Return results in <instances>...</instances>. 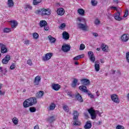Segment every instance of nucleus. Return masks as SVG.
Wrapping results in <instances>:
<instances>
[{"instance_id":"56","label":"nucleus","mask_w":129,"mask_h":129,"mask_svg":"<svg viewBox=\"0 0 129 129\" xmlns=\"http://www.w3.org/2000/svg\"><path fill=\"white\" fill-rule=\"evenodd\" d=\"M92 34L94 37H98V34L96 33L93 32Z\"/></svg>"},{"instance_id":"54","label":"nucleus","mask_w":129,"mask_h":129,"mask_svg":"<svg viewBox=\"0 0 129 129\" xmlns=\"http://www.w3.org/2000/svg\"><path fill=\"white\" fill-rule=\"evenodd\" d=\"M79 59H80V57H79V55H78V56H75V57H74V60L75 61H77V60H79Z\"/></svg>"},{"instance_id":"49","label":"nucleus","mask_w":129,"mask_h":129,"mask_svg":"<svg viewBox=\"0 0 129 129\" xmlns=\"http://www.w3.org/2000/svg\"><path fill=\"white\" fill-rule=\"evenodd\" d=\"M27 62V64H28V65H30V66H32V65H33V63H32V60L28 59Z\"/></svg>"},{"instance_id":"30","label":"nucleus","mask_w":129,"mask_h":129,"mask_svg":"<svg viewBox=\"0 0 129 129\" xmlns=\"http://www.w3.org/2000/svg\"><path fill=\"white\" fill-rule=\"evenodd\" d=\"M14 1L13 0L8 1V6L9 8H12V7H14Z\"/></svg>"},{"instance_id":"58","label":"nucleus","mask_w":129,"mask_h":129,"mask_svg":"<svg viewBox=\"0 0 129 129\" xmlns=\"http://www.w3.org/2000/svg\"><path fill=\"white\" fill-rule=\"evenodd\" d=\"M79 57L80 59V58H84V54H81V55H79Z\"/></svg>"},{"instance_id":"25","label":"nucleus","mask_w":129,"mask_h":129,"mask_svg":"<svg viewBox=\"0 0 129 129\" xmlns=\"http://www.w3.org/2000/svg\"><path fill=\"white\" fill-rule=\"evenodd\" d=\"M76 98H77V100L80 102H83V99H82V97L80 95V94L78 93L76 95Z\"/></svg>"},{"instance_id":"18","label":"nucleus","mask_w":129,"mask_h":129,"mask_svg":"<svg viewBox=\"0 0 129 129\" xmlns=\"http://www.w3.org/2000/svg\"><path fill=\"white\" fill-rule=\"evenodd\" d=\"M77 23H79V24H86V21L85 19L79 17L77 19Z\"/></svg>"},{"instance_id":"41","label":"nucleus","mask_w":129,"mask_h":129,"mask_svg":"<svg viewBox=\"0 0 129 129\" xmlns=\"http://www.w3.org/2000/svg\"><path fill=\"white\" fill-rule=\"evenodd\" d=\"M63 109L66 111V112H68L69 111V108L68 107V106L64 105L63 106Z\"/></svg>"},{"instance_id":"15","label":"nucleus","mask_w":129,"mask_h":129,"mask_svg":"<svg viewBox=\"0 0 129 129\" xmlns=\"http://www.w3.org/2000/svg\"><path fill=\"white\" fill-rule=\"evenodd\" d=\"M79 89L81 90V91H82L83 92H85V93H87L88 92V90H87V88L85 86H80L79 87Z\"/></svg>"},{"instance_id":"48","label":"nucleus","mask_w":129,"mask_h":129,"mask_svg":"<svg viewBox=\"0 0 129 129\" xmlns=\"http://www.w3.org/2000/svg\"><path fill=\"white\" fill-rule=\"evenodd\" d=\"M116 129H124V127L121 125H118L116 127Z\"/></svg>"},{"instance_id":"62","label":"nucleus","mask_w":129,"mask_h":129,"mask_svg":"<svg viewBox=\"0 0 129 129\" xmlns=\"http://www.w3.org/2000/svg\"><path fill=\"white\" fill-rule=\"evenodd\" d=\"M111 72H112V74H115V72H116V71L112 70Z\"/></svg>"},{"instance_id":"50","label":"nucleus","mask_w":129,"mask_h":129,"mask_svg":"<svg viewBox=\"0 0 129 129\" xmlns=\"http://www.w3.org/2000/svg\"><path fill=\"white\" fill-rule=\"evenodd\" d=\"M107 16L108 17V19L111 20V18H112V15H111V13H108Z\"/></svg>"},{"instance_id":"40","label":"nucleus","mask_w":129,"mask_h":129,"mask_svg":"<svg viewBox=\"0 0 129 129\" xmlns=\"http://www.w3.org/2000/svg\"><path fill=\"white\" fill-rule=\"evenodd\" d=\"M91 5L93 7L95 6H97V2L95 1V0H92L91 1Z\"/></svg>"},{"instance_id":"57","label":"nucleus","mask_w":129,"mask_h":129,"mask_svg":"<svg viewBox=\"0 0 129 129\" xmlns=\"http://www.w3.org/2000/svg\"><path fill=\"white\" fill-rule=\"evenodd\" d=\"M44 27L45 31H49V27H46V26H44Z\"/></svg>"},{"instance_id":"43","label":"nucleus","mask_w":129,"mask_h":129,"mask_svg":"<svg viewBox=\"0 0 129 129\" xmlns=\"http://www.w3.org/2000/svg\"><path fill=\"white\" fill-rule=\"evenodd\" d=\"M33 37L34 39H38V38H39V34L37 33H34Z\"/></svg>"},{"instance_id":"52","label":"nucleus","mask_w":129,"mask_h":129,"mask_svg":"<svg viewBox=\"0 0 129 129\" xmlns=\"http://www.w3.org/2000/svg\"><path fill=\"white\" fill-rule=\"evenodd\" d=\"M88 95L90 96V98H94V96L91 92L88 93Z\"/></svg>"},{"instance_id":"7","label":"nucleus","mask_w":129,"mask_h":129,"mask_svg":"<svg viewBox=\"0 0 129 129\" xmlns=\"http://www.w3.org/2000/svg\"><path fill=\"white\" fill-rule=\"evenodd\" d=\"M77 25L79 29H81V30H83V31H86V29H87V25H86V24L77 23Z\"/></svg>"},{"instance_id":"64","label":"nucleus","mask_w":129,"mask_h":129,"mask_svg":"<svg viewBox=\"0 0 129 129\" xmlns=\"http://www.w3.org/2000/svg\"><path fill=\"white\" fill-rule=\"evenodd\" d=\"M84 115L86 116V117H88V113H84Z\"/></svg>"},{"instance_id":"1","label":"nucleus","mask_w":129,"mask_h":129,"mask_svg":"<svg viewBox=\"0 0 129 129\" xmlns=\"http://www.w3.org/2000/svg\"><path fill=\"white\" fill-rule=\"evenodd\" d=\"M37 104V99L35 97H31L26 100L23 103V106L25 108L32 106Z\"/></svg>"},{"instance_id":"19","label":"nucleus","mask_w":129,"mask_h":129,"mask_svg":"<svg viewBox=\"0 0 129 129\" xmlns=\"http://www.w3.org/2000/svg\"><path fill=\"white\" fill-rule=\"evenodd\" d=\"M62 37L65 40H68L70 38L69 33H67L66 31H63L62 33Z\"/></svg>"},{"instance_id":"29","label":"nucleus","mask_w":129,"mask_h":129,"mask_svg":"<svg viewBox=\"0 0 129 129\" xmlns=\"http://www.w3.org/2000/svg\"><path fill=\"white\" fill-rule=\"evenodd\" d=\"M73 119H77L78 118V116H79V113L77 111H74L73 113Z\"/></svg>"},{"instance_id":"32","label":"nucleus","mask_w":129,"mask_h":129,"mask_svg":"<svg viewBox=\"0 0 129 129\" xmlns=\"http://www.w3.org/2000/svg\"><path fill=\"white\" fill-rule=\"evenodd\" d=\"M42 3V0H33V5L34 6H37Z\"/></svg>"},{"instance_id":"6","label":"nucleus","mask_w":129,"mask_h":129,"mask_svg":"<svg viewBox=\"0 0 129 129\" xmlns=\"http://www.w3.org/2000/svg\"><path fill=\"white\" fill-rule=\"evenodd\" d=\"M88 55L90 61L92 62V63H94V62H95V56H94L93 52L92 51H89Z\"/></svg>"},{"instance_id":"22","label":"nucleus","mask_w":129,"mask_h":129,"mask_svg":"<svg viewBox=\"0 0 129 129\" xmlns=\"http://www.w3.org/2000/svg\"><path fill=\"white\" fill-rule=\"evenodd\" d=\"M91 122H90V121H88L86 122V124L84 125V128L85 129H89L91 128Z\"/></svg>"},{"instance_id":"8","label":"nucleus","mask_w":129,"mask_h":129,"mask_svg":"<svg viewBox=\"0 0 129 129\" xmlns=\"http://www.w3.org/2000/svg\"><path fill=\"white\" fill-rule=\"evenodd\" d=\"M11 60V56L10 55H7L5 58L2 59L3 64H8L9 61Z\"/></svg>"},{"instance_id":"10","label":"nucleus","mask_w":129,"mask_h":129,"mask_svg":"<svg viewBox=\"0 0 129 129\" xmlns=\"http://www.w3.org/2000/svg\"><path fill=\"white\" fill-rule=\"evenodd\" d=\"M51 88L55 91H58V90L61 88V86L58 84H52L51 85Z\"/></svg>"},{"instance_id":"20","label":"nucleus","mask_w":129,"mask_h":129,"mask_svg":"<svg viewBox=\"0 0 129 129\" xmlns=\"http://www.w3.org/2000/svg\"><path fill=\"white\" fill-rule=\"evenodd\" d=\"M95 69L96 72H98L100 69V66H99V62L98 61H96L95 62Z\"/></svg>"},{"instance_id":"59","label":"nucleus","mask_w":129,"mask_h":129,"mask_svg":"<svg viewBox=\"0 0 129 129\" xmlns=\"http://www.w3.org/2000/svg\"><path fill=\"white\" fill-rule=\"evenodd\" d=\"M34 129H40V128H39V125H36L34 126Z\"/></svg>"},{"instance_id":"31","label":"nucleus","mask_w":129,"mask_h":129,"mask_svg":"<svg viewBox=\"0 0 129 129\" xmlns=\"http://www.w3.org/2000/svg\"><path fill=\"white\" fill-rule=\"evenodd\" d=\"M17 26H18V22L16 21L11 22V27L12 28H17Z\"/></svg>"},{"instance_id":"37","label":"nucleus","mask_w":129,"mask_h":129,"mask_svg":"<svg viewBox=\"0 0 129 129\" xmlns=\"http://www.w3.org/2000/svg\"><path fill=\"white\" fill-rule=\"evenodd\" d=\"M32 9H33V8L32 7V6L31 5H26L25 7V10L26 11H28V10H32Z\"/></svg>"},{"instance_id":"35","label":"nucleus","mask_w":129,"mask_h":129,"mask_svg":"<svg viewBox=\"0 0 129 129\" xmlns=\"http://www.w3.org/2000/svg\"><path fill=\"white\" fill-rule=\"evenodd\" d=\"M48 120L49 122H53L55 120V117L54 116H51L48 118Z\"/></svg>"},{"instance_id":"46","label":"nucleus","mask_w":129,"mask_h":129,"mask_svg":"<svg viewBox=\"0 0 129 129\" xmlns=\"http://www.w3.org/2000/svg\"><path fill=\"white\" fill-rule=\"evenodd\" d=\"M65 27H66V24L65 23H62L59 28V29L62 30V29H63V28H65Z\"/></svg>"},{"instance_id":"24","label":"nucleus","mask_w":129,"mask_h":129,"mask_svg":"<svg viewBox=\"0 0 129 129\" xmlns=\"http://www.w3.org/2000/svg\"><path fill=\"white\" fill-rule=\"evenodd\" d=\"M119 16H120V13H119V12H117L115 15L114 19H115L116 21H121V20H122V18L119 17Z\"/></svg>"},{"instance_id":"34","label":"nucleus","mask_w":129,"mask_h":129,"mask_svg":"<svg viewBox=\"0 0 129 129\" xmlns=\"http://www.w3.org/2000/svg\"><path fill=\"white\" fill-rule=\"evenodd\" d=\"M55 107H56V105L54 103H52L49 106V109L50 110H53V109H55Z\"/></svg>"},{"instance_id":"9","label":"nucleus","mask_w":129,"mask_h":129,"mask_svg":"<svg viewBox=\"0 0 129 129\" xmlns=\"http://www.w3.org/2000/svg\"><path fill=\"white\" fill-rule=\"evenodd\" d=\"M71 47L70 45H68L67 44H64L62 46L61 50L63 52H68V51H70V48Z\"/></svg>"},{"instance_id":"38","label":"nucleus","mask_w":129,"mask_h":129,"mask_svg":"<svg viewBox=\"0 0 129 129\" xmlns=\"http://www.w3.org/2000/svg\"><path fill=\"white\" fill-rule=\"evenodd\" d=\"M4 33H10L11 32V28H6L3 30Z\"/></svg>"},{"instance_id":"2","label":"nucleus","mask_w":129,"mask_h":129,"mask_svg":"<svg viewBox=\"0 0 129 129\" xmlns=\"http://www.w3.org/2000/svg\"><path fill=\"white\" fill-rule=\"evenodd\" d=\"M36 15H41V16H49L51 15V11L49 9L41 8L35 12Z\"/></svg>"},{"instance_id":"61","label":"nucleus","mask_w":129,"mask_h":129,"mask_svg":"<svg viewBox=\"0 0 129 129\" xmlns=\"http://www.w3.org/2000/svg\"><path fill=\"white\" fill-rule=\"evenodd\" d=\"M0 72H1L2 73H4V71L3 70V67H0Z\"/></svg>"},{"instance_id":"5","label":"nucleus","mask_w":129,"mask_h":129,"mask_svg":"<svg viewBox=\"0 0 129 129\" xmlns=\"http://www.w3.org/2000/svg\"><path fill=\"white\" fill-rule=\"evenodd\" d=\"M52 56H53V53L51 52L46 53L44 56L42 57V60L48 61V60H50V59H51Z\"/></svg>"},{"instance_id":"27","label":"nucleus","mask_w":129,"mask_h":129,"mask_svg":"<svg viewBox=\"0 0 129 129\" xmlns=\"http://www.w3.org/2000/svg\"><path fill=\"white\" fill-rule=\"evenodd\" d=\"M74 120H75L73 123L74 125H81V122L78 119V118L77 119H74Z\"/></svg>"},{"instance_id":"42","label":"nucleus","mask_w":129,"mask_h":129,"mask_svg":"<svg viewBox=\"0 0 129 129\" xmlns=\"http://www.w3.org/2000/svg\"><path fill=\"white\" fill-rule=\"evenodd\" d=\"M2 87H3V84H0V95H5V92L2 91Z\"/></svg>"},{"instance_id":"23","label":"nucleus","mask_w":129,"mask_h":129,"mask_svg":"<svg viewBox=\"0 0 129 129\" xmlns=\"http://www.w3.org/2000/svg\"><path fill=\"white\" fill-rule=\"evenodd\" d=\"M81 82H82L84 85H88L90 83V81L87 79H83L81 80Z\"/></svg>"},{"instance_id":"51","label":"nucleus","mask_w":129,"mask_h":129,"mask_svg":"<svg viewBox=\"0 0 129 129\" xmlns=\"http://www.w3.org/2000/svg\"><path fill=\"white\" fill-rule=\"evenodd\" d=\"M95 25H99V24H100V21L98 19H96L95 21Z\"/></svg>"},{"instance_id":"21","label":"nucleus","mask_w":129,"mask_h":129,"mask_svg":"<svg viewBox=\"0 0 129 129\" xmlns=\"http://www.w3.org/2000/svg\"><path fill=\"white\" fill-rule=\"evenodd\" d=\"M44 91H40L39 92L36 93V96L37 98H41V97H43L44 96Z\"/></svg>"},{"instance_id":"60","label":"nucleus","mask_w":129,"mask_h":129,"mask_svg":"<svg viewBox=\"0 0 129 129\" xmlns=\"http://www.w3.org/2000/svg\"><path fill=\"white\" fill-rule=\"evenodd\" d=\"M111 9H113V10H115V11H117V9H116V7H115L112 6V7H111Z\"/></svg>"},{"instance_id":"14","label":"nucleus","mask_w":129,"mask_h":129,"mask_svg":"<svg viewBox=\"0 0 129 129\" xmlns=\"http://www.w3.org/2000/svg\"><path fill=\"white\" fill-rule=\"evenodd\" d=\"M101 49L103 52H109V50L108 49V46L105 45L104 43L102 44Z\"/></svg>"},{"instance_id":"36","label":"nucleus","mask_w":129,"mask_h":129,"mask_svg":"<svg viewBox=\"0 0 129 129\" xmlns=\"http://www.w3.org/2000/svg\"><path fill=\"white\" fill-rule=\"evenodd\" d=\"M29 110H30V112H36V111L37 110L36 109V108H35V107H31L29 108Z\"/></svg>"},{"instance_id":"13","label":"nucleus","mask_w":129,"mask_h":129,"mask_svg":"<svg viewBox=\"0 0 129 129\" xmlns=\"http://www.w3.org/2000/svg\"><path fill=\"white\" fill-rule=\"evenodd\" d=\"M0 46L1 47V53H7L8 52V49L6 47V45L3 43H0Z\"/></svg>"},{"instance_id":"4","label":"nucleus","mask_w":129,"mask_h":129,"mask_svg":"<svg viewBox=\"0 0 129 129\" xmlns=\"http://www.w3.org/2000/svg\"><path fill=\"white\" fill-rule=\"evenodd\" d=\"M111 99L115 102V103H119V99H118V96L116 94H112L111 95Z\"/></svg>"},{"instance_id":"3","label":"nucleus","mask_w":129,"mask_h":129,"mask_svg":"<svg viewBox=\"0 0 129 129\" xmlns=\"http://www.w3.org/2000/svg\"><path fill=\"white\" fill-rule=\"evenodd\" d=\"M88 111L91 115V119H95L97 116L96 115L99 113V111H95L93 108H91L90 109H88Z\"/></svg>"},{"instance_id":"55","label":"nucleus","mask_w":129,"mask_h":129,"mask_svg":"<svg viewBox=\"0 0 129 129\" xmlns=\"http://www.w3.org/2000/svg\"><path fill=\"white\" fill-rule=\"evenodd\" d=\"M127 16H128V12L126 11V12H125V14L123 15V17L124 18H126V17H127Z\"/></svg>"},{"instance_id":"47","label":"nucleus","mask_w":129,"mask_h":129,"mask_svg":"<svg viewBox=\"0 0 129 129\" xmlns=\"http://www.w3.org/2000/svg\"><path fill=\"white\" fill-rule=\"evenodd\" d=\"M126 60L127 62L129 63V52H127L126 53Z\"/></svg>"},{"instance_id":"16","label":"nucleus","mask_w":129,"mask_h":129,"mask_svg":"<svg viewBox=\"0 0 129 129\" xmlns=\"http://www.w3.org/2000/svg\"><path fill=\"white\" fill-rule=\"evenodd\" d=\"M57 14L58 16H63L65 14V11L63 8H58L57 10Z\"/></svg>"},{"instance_id":"44","label":"nucleus","mask_w":129,"mask_h":129,"mask_svg":"<svg viewBox=\"0 0 129 129\" xmlns=\"http://www.w3.org/2000/svg\"><path fill=\"white\" fill-rule=\"evenodd\" d=\"M16 68V64L12 63V65L10 66V69L11 70H14Z\"/></svg>"},{"instance_id":"45","label":"nucleus","mask_w":129,"mask_h":129,"mask_svg":"<svg viewBox=\"0 0 129 129\" xmlns=\"http://www.w3.org/2000/svg\"><path fill=\"white\" fill-rule=\"evenodd\" d=\"M84 49H85V45L83 44H81L80 46V50H84Z\"/></svg>"},{"instance_id":"33","label":"nucleus","mask_w":129,"mask_h":129,"mask_svg":"<svg viewBox=\"0 0 129 129\" xmlns=\"http://www.w3.org/2000/svg\"><path fill=\"white\" fill-rule=\"evenodd\" d=\"M78 13L81 16H84V13H85V12L84 11V10L82 9H78Z\"/></svg>"},{"instance_id":"11","label":"nucleus","mask_w":129,"mask_h":129,"mask_svg":"<svg viewBox=\"0 0 129 129\" xmlns=\"http://www.w3.org/2000/svg\"><path fill=\"white\" fill-rule=\"evenodd\" d=\"M121 39L122 42H127L129 40V34H123L121 37Z\"/></svg>"},{"instance_id":"28","label":"nucleus","mask_w":129,"mask_h":129,"mask_svg":"<svg viewBox=\"0 0 129 129\" xmlns=\"http://www.w3.org/2000/svg\"><path fill=\"white\" fill-rule=\"evenodd\" d=\"M48 38L49 39L50 43H55V42H56V39L51 35H49L48 36Z\"/></svg>"},{"instance_id":"53","label":"nucleus","mask_w":129,"mask_h":129,"mask_svg":"<svg viewBox=\"0 0 129 129\" xmlns=\"http://www.w3.org/2000/svg\"><path fill=\"white\" fill-rule=\"evenodd\" d=\"M25 45H29L30 44V40H27L24 41Z\"/></svg>"},{"instance_id":"26","label":"nucleus","mask_w":129,"mask_h":129,"mask_svg":"<svg viewBox=\"0 0 129 129\" xmlns=\"http://www.w3.org/2000/svg\"><path fill=\"white\" fill-rule=\"evenodd\" d=\"M48 25L47 22L45 20H41L40 22V26L41 28H43V27H46Z\"/></svg>"},{"instance_id":"39","label":"nucleus","mask_w":129,"mask_h":129,"mask_svg":"<svg viewBox=\"0 0 129 129\" xmlns=\"http://www.w3.org/2000/svg\"><path fill=\"white\" fill-rule=\"evenodd\" d=\"M12 121H13V123H14V124H18V118H17L16 117L13 118L12 119Z\"/></svg>"},{"instance_id":"12","label":"nucleus","mask_w":129,"mask_h":129,"mask_svg":"<svg viewBox=\"0 0 129 129\" xmlns=\"http://www.w3.org/2000/svg\"><path fill=\"white\" fill-rule=\"evenodd\" d=\"M40 81H41V77H40L39 76H36L34 81V85H39V84H40Z\"/></svg>"},{"instance_id":"63","label":"nucleus","mask_w":129,"mask_h":129,"mask_svg":"<svg viewBox=\"0 0 129 129\" xmlns=\"http://www.w3.org/2000/svg\"><path fill=\"white\" fill-rule=\"evenodd\" d=\"M113 2L115 3V4H118V0H113Z\"/></svg>"},{"instance_id":"17","label":"nucleus","mask_w":129,"mask_h":129,"mask_svg":"<svg viewBox=\"0 0 129 129\" xmlns=\"http://www.w3.org/2000/svg\"><path fill=\"white\" fill-rule=\"evenodd\" d=\"M77 83H78V80L76 78H74V80L71 84L72 87L75 88L77 86Z\"/></svg>"}]
</instances>
